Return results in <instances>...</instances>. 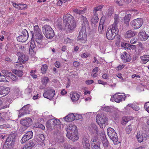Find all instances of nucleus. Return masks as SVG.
<instances>
[{
  "label": "nucleus",
  "mask_w": 149,
  "mask_h": 149,
  "mask_svg": "<svg viewBox=\"0 0 149 149\" xmlns=\"http://www.w3.org/2000/svg\"><path fill=\"white\" fill-rule=\"evenodd\" d=\"M67 132V136L72 141H76L78 139V131L76 126L74 125L70 124L67 126L66 128Z\"/></svg>",
  "instance_id": "nucleus-2"
},
{
  "label": "nucleus",
  "mask_w": 149,
  "mask_h": 149,
  "mask_svg": "<svg viewBox=\"0 0 149 149\" xmlns=\"http://www.w3.org/2000/svg\"><path fill=\"white\" fill-rule=\"evenodd\" d=\"M22 63L21 62H18V60L17 62L16 63L15 65V67L16 68H23V65Z\"/></svg>",
  "instance_id": "nucleus-54"
},
{
  "label": "nucleus",
  "mask_w": 149,
  "mask_h": 149,
  "mask_svg": "<svg viewBox=\"0 0 149 149\" xmlns=\"http://www.w3.org/2000/svg\"><path fill=\"white\" fill-rule=\"evenodd\" d=\"M17 55L18 56V61H20L22 63H24L25 61L28 59V57L20 52H17Z\"/></svg>",
  "instance_id": "nucleus-22"
},
{
  "label": "nucleus",
  "mask_w": 149,
  "mask_h": 149,
  "mask_svg": "<svg viewBox=\"0 0 149 149\" xmlns=\"http://www.w3.org/2000/svg\"><path fill=\"white\" fill-rule=\"evenodd\" d=\"M7 81L8 82V80H6V77L3 75L1 74L0 72V81Z\"/></svg>",
  "instance_id": "nucleus-57"
},
{
  "label": "nucleus",
  "mask_w": 149,
  "mask_h": 149,
  "mask_svg": "<svg viewBox=\"0 0 149 149\" xmlns=\"http://www.w3.org/2000/svg\"><path fill=\"white\" fill-rule=\"evenodd\" d=\"M131 15L128 14L126 15L124 17V22L127 25H128L130 18Z\"/></svg>",
  "instance_id": "nucleus-41"
},
{
  "label": "nucleus",
  "mask_w": 149,
  "mask_h": 149,
  "mask_svg": "<svg viewBox=\"0 0 149 149\" xmlns=\"http://www.w3.org/2000/svg\"><path fill=\"white\" fill-rule=\"evenodd\" d=\"M28 39V38L24 37L21 35L19 36L17 38V40L19 42H25Z\"/></svg>",
  "instance_id": "nucleus-43"
},
{
  "label": "nucleus",
  "mask_w": 149,
  "mask_h": 149,
  "mask_svg": "<svg viewBox=\"0 0 149 149\" xmlns=\"http://www.w3.org/2000/svg\"><path fill=\"white\" fill-rule=\"evenodd\" d=\"M29 107V104H27L23 107L22 109L19 110L18 116L21 117L25 114L29 113L30 112Z\"/></svg>",
  "instance_id": "nucleus-16"
},
{
  "label": "nucleus",
  "mask_w": 149,
  "mask_h": 149,
  "mask_svg": "<svg viewBox=\"0 0 149 149\" xmlns=\"http://www.w3.org/2000/svg\"><path fill=\"white\" fill-rule=\"evenodd\" d=\"M43 36L42 34L41 30L38 28V47H43L45 45L44 42Z\"/></svg>",
  "instance_id": "nucleus-15"
},
{
  "label": "nucleus",
  "mask_w": 149,
  "mask_h": 149,
  "mask_svg": "<svg viewBox=\"0 0 149 149\" xmlns=\"http://www.w3.org/2000/svg\"><path fill=\"white\" fill-rule=\"evenodd\" d=\"M63 25L61 23L56 21L54 23V25L56 26L61 30L63 29L67 33L71 32L75 28L76 24L74 17L70 14H64L63 18Z\"/></svg>",
  "instance_id": "nucleus-1"
},
{
  "label": "nucleus",
  "mask_w": 149,
  "mask_h": 149,
  "mask_svg": "<svg viewBox=\"0 0 149 149\" xmlns=\"http://www.w3.org/2000/svg\"><path fill=\"white\" fill-rule=\"evenodd\" d=\"M118 32V27L111 26L108 29L106 33V37L109 40L113 39Z\"/></svg>",
  "instance_id": "nucleus-5"
},
{
  "label": "nucleus",
  "mask_w": 149,
  "mask_h": 149,
  "mask_svg": "<svg viewBox=\"0 0 149 149\" xmlns=\"http://www.w3.org/2000/svg\"><path fill=\"white\" fill-rule=\"evenodd\" d=\"M55 94L54 90L51 87H48L46 88L45 92L43 94V96L46 98L51 99L53 97Z\"/></svg>",
  "instance_id": "nucleus-12"
},
{
  "label": "nucleus",
  "mask_w": 149,
  "mask_h": 149,
  "mask_svg": "<svg viewBox=\"0 0 149 149\" xmlns=\"http://www.w3.org/2000/svg\"><path fill=\"white\" fill-rule=\"evenodd\" d=\"M101 139L102 140V142L104 148H107L109 145L108 142L106 138L104 132L103 131L102 132Z\"/></svg>",
  "instance_id": "nucleus-26"
},
{
  "label": "nucleus",
  "mask_w": 149,
  "mask_h": 149,
  "mask_svg": "<svg viewBox=\"0 0 149 149\" xmlns=\"http://www.w3.org/2000/svg\"><path fill=\"white\" fill-rule=\"evenodd\" d=\"M12 3L14 7L19 10L25 9L27 8V6L26 4L22 3L17 4L16 3L13 2H12Z\"/></svg>",
  "instance_id": "nucleus-25"
},
{
  "label": "nucleus",
  "mask_w": 149,
  "mask_h": 149,
  "mask_svg": "<svg viewBox=\"0 0 149 149\" xmlns=\"http://www.w3.org/2000/svg\"><path fill=\"white\" fill-rule=\"evenodd\" d=\"M74 117V113H69L67 116L63 117V119L66 122H70L75 120Z\"/></svg>",
  "instance_id": "nucleus-29"
},
{
  "label": "nucleus",
  "mask_w": 149,
  "mask_h": 149,
  "mask_svg": "<svg viewBox=\"0 0 149 149\" xmlns=\"http://www.w3.org/2000/svg\"><path fill=\"white\" fill-rule=\"evenodd\" d=\"M129 121V119L127 117H123L122 118V120L121 121V123L123 125L126 124Z\"/></svg>",
  "instance_id": "nucleus-51"
},
{
  "label": "nucleus",
  "mask_w": 149,
  "mask_h": 149,
  "mask_svg": "<svg viewBox=\"0 0 149 149\" xmlns=\"http://www.w3.org/2000/svg\"><path fill=\"white\" fill-rule=\"evenodd\" d=\"M81 20L82 22V25L83 27H88L89 26L88 22L85 17L81 15L80 17Z\"/></svg>",
  "instance_id": "nucleus-33"
},
{
  "label": "nucleus",
  "mask_w": 149,
  "mask_h": 149,
  "mask_svg": "<svg viewBox=\"0 0 149 149\" xmlns=\"http://www.w3.org/2000/svg\"><path fill=\"white\" fill-rule=\"evenodd\" d=\"M103 5H100L96 7H95L94 10V12L95 13L97 11L100 10L103 8Z\"/></svg>",
  "instance_id": "nucleus-61"
},
{
  "label": "nucleus",
  "mask_w": 149,
  "mask_h": 149,
  "mask_svg": "<svg viewBox=\"0 0 149 149\" xmlns=\"http://www.w3.org/2000/svg\"><path fill=\"white\" fill-rule=\"evenodd\" d=\"M45 138L44 136L42 134H39V138L38 139V140L41 143L42 145H43V141L45 140Z\"/></svg>",
  "instance_id": "nucleus-48"
},
{
  "label": "nucleus",
  "mask_w": 149,
  "mask_h": 149,
  "mask_svg": "<svg viewBox=\"0 0 149 149\" xmlns=\"http://www.w3.org/2000/svg\"><path fill=\"white\" fill-rule=\"evenodd\" d=\"M143 63H146L149 61V55H144L140 57Z\"/></svg>",
  "instance_id": "nucleus-39"
},
{
  "label": "nucleus",
  "mask_w": 149,
  "mask_h": 149,
  "mask_svg": "<svg viewBox=\"0 0 149 149\" xmlns=\"http://www.w3.org/2000/svg\"><path fill=\"white\" fill-rule=\"evenodd\" d=\"M113 13V9L112 8H109L106 13V16L108 17H110Z\"/></svg>",
  "instance_id": "nucleus-46"
},
{
  "label": "nucleus",
  "mask_w": 149,
  "mask_h": 149,
  "mask_svg": "<svg viewBox=\"0 0 149 149\" xmlns=\"http://www.w3.org/2000/svg\"><path fill=\"white\" fill-rule=\"evenodd\" d=\"M121 45L122 47L124 49H127L130 45L129 44L125 42H122Z\"/></svg>",
  "instance_id": "nucleus-58"
},
{
  "label": "nucleus",
  "mask_w": 149,
  "mask_h": 149,
  "mask_svg": "<svg viewBox=\"0 0 149 149\" xmlns=\"http://www.w3.org/2000/svg\"><path fill=\"white\" fill-rule=\"evenodd\" d=\"M82 144L85 149H91L89 138L87 135L83 136L82 140Z\"/></svg>",
  "instance_id": "nucleus-13"
},
{
  "label": "nucleus",
  "mask_w": 149,
  "mask_h": 149,
  "mask_svg": "<svg viewBox=\"0 0 149 149\" xmlns=\"http://www.w3.org/2000/svg\"><path fill=\"white\" fill-rule=\"evenodd\" d=\"M104 25L103 21L101 20L98 27V30L100 33H102L104 31Z\"/></svg>",
  "instance_id": "nucleus-37"
},
{
  "label": "nucleus",
  "mask_w": 149,
  "mask_h": 149,
  "mask_svg": "<svg viewBox=\"0 0 149 149\" xmlns=\"http://www.w3.org/2000/svg\"><path fill=\"white\" fill-rule=\"evenodd\" d=\"M15 141V136L14 135H10L7 138L6 143L11 146L13 144Z\"/></svg>",
  "instance_id": "nucleus-28"
},
{
  "label": "nucleus",
  "mask_w": 149,
  "mask_h": 149,
  "mask_svg": "<svg viewBox=\"0 0 149 149\" xmlns=\"http://www.w3.org/2000/svg\"><path fill=\"white\" fill-rule=\"evenodd\" d=\"M115 1L116 3L120 6H121L123 5V3L124 2L129 3L131 2V0H115Z\"/></svg>",
  "instance_id": "nucleus-44"
},
{
  "label": "nucleus",
  "mask_w": 149,
  "mask_h": 149,
  "mask_svg": "<svg viewBox=\"0 0 149 149\" xmlns=\"http://www.w3.org/2000/svg\"><path fill=\"white\" fill-rule=\"evenodd\" d=\"M36 141L34 139L30 141L29 142L25 145L23 148V149H31L35 145Z\"/></svg>",
  "instance_id": "nucleus-27"
},
{
  "label": "nucleus",
  "mask_w": 149,
  "mask_h": 149,
  "mask_svg": "<svg viewBox=\"0 0 149 149\" xmlns=\"http://www.w3.org/2000/svg\"><path fill=\"white\" fill-rule=\"evenodd\" d=\"M73 40L68 38H66L64 40V42L65 44H70L72 43Z\"/></svg>",
  "instance_id": "nucleus-59"
},
{
  "label": "nucleus",
  "mask_w": 149,
  "mask_h": 149,
  "mask_svg": "<svg viewBox=\"0 0 149 149\" xmlns=\"http://www.w3.org/2000/svg\"><path fill=\"white\" fill-rule=\"evenodd\" d=\"M74 117L75 120H78L82 118V116L81 115L77 113H74Z\"/></svg>",
  "instance_id": "nucleus-60"
},
{
  "label": "nucleus",
  "mask_w": 149,
  "mask_h": 149,
  "mask_svg": "<svg viewBox=\"0 0 149 149\" xmlns=\"http://www.w3.org/2000/svg\"><path fill=\"white\" fill-rule=\"evenodd\" d=\"M34 27V31H31L32 34V37L31 38V42L30 45L29 53L34 58H35L34 56L36 54L35 48L36 45L35 43H37V26L35 25Z\"/></svg>",
  "instance_id": "nucleus-3"
},
{
  "label": "nucleus",
  "mask_w": 149,
  "mask_h": 149,
  "mask_svg": "<svg viewBox=\"0 0 149 149\" xmlns=\"http://www.w3.org/2000/svg\"><path fill=\"white\" fill-rule=\"evenodd\" d=\"M12 71L14 74L19 77H21L23 74V72L21 70L14 69Z\"/></svg>",
  "instance_id": "nucleus-38"
},
{
  "label": "nucleus",
  "mask_w": 149,
  "mask_h": 149,
  "mask_svg": "<svg viewBox=\"0 0 149 149\" xmlns=\"http://www.w3.org/2000/svg\"><path fill=\"white\" fill-rule=\"evenodd\" d=\"M10 91L9 87L3 86H0V97L8 95Z\"/></svg>",
  "instance_id": "nucleus-20"
},
{
  "label": "nucleus",
  "mask_w": 149,
  "mask_h": 149,
  "mask_svg": "<svg viewBox=\"0 0 149 149\" xmlns=\"http://www.w3.org/2000/svg\"><path fill=\"white\" fill-rule=\"evenodd\" d=\"M42 29L43 32L47 38L51 39L54 37V31L50 26L45 25L43 26Z\"/></svg>",
  "instance_id": "nucleus-7"
},
{
  "label": "nucleus",
  "mask_w": 149,
  "mask_h": 149,
  "mask_svg": "<svg viewBox=\"0 0 149 149\" xmlns=\"http://www.w3.org/2000/svg\"><path fill=\"white\" fill-rule=\"evenodd\" d=\"M107 132L108 136L109 138L115 144H116L118 143V138L117 136V134L115 131L111 127L108 128Z\"/></svg>",
  "instance_id": "nucleus-8"
},
{
  "label": "nucleus",
  "mask_w": 149,
  "mask_h": 149,
  "mask_svg": "<svg viewBox=\"0 0 149 149\" xmlns=\"http://www.w3.org/2000/svg\"><path fill=\"white\" fill-rule=\"evenodd\" d=\"M121 58L123 60L125 63L129 62L131 60V58L130 55L126 52H123L121 55Z\"/></svg>",
  "instance_id": "nucleus-21"
},
{
  "label": "nucleus",
  "mask_w": 149,
  "mask_h": 149,
  "mask_svg": "<svg viewBox=\"0 0 149 149\" xmlns=\"http://www.w3.org/2000/svg\"><path fill=\"white\" fill-rule=\"evenodd\" d=\"M88 129L89 131L95 135H98V128L96 125L95 124H92L88 127Z\"/></svg>",
  "instance_id": "nucleus-23"
},
{
  "label": "nucleus",
  "mask_w": 149,
  "mask_h": 149,
  "mask_svg": "<svg viewBox=\"0 0 149 149\" xmlns=\"http://www.w3.org/2000/svg\"><path fill=\"white\" fill-rule=\"evenodd\" d=\"M86 10V8H84L83 10H81L77 9H74L73 10L74 12L79 15L83 14L85 13V11Z\"/></svg>",
  "instance_id": "nucleus-42"
},
{
  "label": "nucleus",
  "mask_w": 149,
  "mask_h": 149,
  "mask_svg": "<svg viewBox=\"0 0 149 149\" xmlns=\"http://www.w3.org/2000/svg\"><path fill=\"white\" fill-rule=\"evenodd\" d=\"M33 136L32 131H30L27 132L22 137L21 140L22 143H24L26 141L31 139Z\"/></svg>",
  "instance_id": "nucleus-18"
},
{
  "label": "nucleus",
  "mask_w": 149,
  "mask_h": 149,
  "mask_svg": "<svg viewBox=\"0 0 149 149\" xmlns=\"http://www.w3.org/2000/svg\"><path fill=\"white\" fill-rule=\"evenodd\" d=\"M136 49V47L135 45H130V44L127 50H130L131 51H133L135 50Z\"/></svg>",
  "instance_id": "nucleus-56"
},
{
  "label": "nucleus",
  "mask_w": 149,
  "mask_h": 149,
  "mask_svg": "<svg viewBox=\"0 0 149 149\" xmlns=\"http://www.w3.org/2000/svg\"><path fill=\"white\" fill-rule=\"evenodd\" d=\"M127 106L132 108L133 110L136 111H138L140 109V108L138 106V103L136 102L129 104Z\"/></svg>",
  "instance_id": "nucleus-35"
},
{
  "label": "nucleus",
  "mask_w": 149,
  "mask_h": 149,
  "mask_svg": "<svg viewBox=\"0 0 149 149\" xmlns=\"http://www.w3.org/2000/svg\"><path fill=\"white\" fill-rule=\"evenodd\" d=\"M147 135L143 133H141L140 132H138L136 135V137L139 142L141 143L144 140H146Z\"/></svg>",
  "instance_id": "nucleus-24"
},
{
  "label": "nucleus",
  "mask_w": 149,
  "mask_h": 149,
  "mask_svg": "<svg viewBox=\"0 0 149 149\" xmlns=\"http://www.w3.org/2000/svg\"><path fill=\"white\" fill-rule=\"evenodd\" d=\"M20 122L22 126L20 127L19 130L21 132H23L32 124L33 121L31 118L27 117L21 119Z\"/></svg>",
  "instance_id": "nucleus-4"
},
{
  "label": "nucleus",
  "mask_w": 149,
  "mask_h": 149,
  "mask_svg": "<svg viewBox=\"0 0 149 149\" xmlns=\"http://www.w3.org/2000/svg\"><path fill=\"white\" fill-rule=\"evenodd\" d=\"M91 143L93 149H100V142L96 136L93 137L91 139Z\"/></svg>",
  "instance_id": "nucleus-11"
},
{
  "label": "nucleus",
  "mask_w": 149,
  "mask_h": 149,
  "mask_svg": "<svg viewBox=\"0 0 149 149\" xmlns=\"http://www.w3.org/2000/svg\"><path fill=\"white\" fill-rule=\"evenodd\" d=\"M70 97L72 102H76L79 99L80 95L76 93L71 92L70 94Z\"/></svg>",
  "instance_id": "nucleus-32"
},
{
  "label": "nucleus",
  "mask_w": 149,
  "mask_h": 149,
  "mask_svg": "<svg viewBox=\"0 0 149 149\" xmlns=\"http://www.w3.org/2000/svg\"><path fill=\"white\" fill-rule=\"evenodd\" d=\"M120 93H118L115 94L113 97L111 99V100H114L115 102L119 103L122 102L123 100H125V97H123V95H119Z\"/></svg>",
  "instance_id": "nucleus-19"
},
{
  "label": "nucleus",
  "mask_w": 149,
  "mask_h": 149,
  "mask_svg": "<svg viewBox=\"0 0 149 149\" xmlns=\"http://www.w3.org/2000/svg\"><path fill=\"white\" fill-rule=\"evenodd\" d=\"M144 50V47L143 45L141 42H139L138 44L136 45V52L140 54L143 52Z\"/></svg>",
  "instance_id": "nucleus-34"
},
{
  "label": "nucleus",
  "mask_w": 149,
  "mask_h": 149,
  "mask_svg": "<svg viewBox=\"0 0 149 149\" xmlns=\"http://www.w3.org/2000/svg\"><path fill=\"white\" fill-rule=\"evenodd\" d=\"M21 93V91L18 88L16 89L14 91L15 94L16 96H18Z\"/></svg>",
  "instance_id": "nucleus-64"
},
{
  "label": "nucleus",
  "mask_w": 149,
  "mask_h": 149,
  "mask_svg": "<svg viewBox=\"0 0 149 149\" xmlns=\"http://www.w3.org/2000/svg\"><path fill=\"white\" fill-rule=\"evenodd\" d=\"M115 109V108H114L113 107L109 106H104L102 108V110L109 112H113Z\"/></svg>",
  "instance_id": "nucleus-36"
},
{
  "label": "nucleus",
  "mask_w": 149,
  "mask_h": 149,
  "mask_svg": "<svg viewBox=\"0 0 149 149\" xmlns=\"http://www.w3.org/2000/svg\"><path fill=\"white\" fill-rule=\"evenodd\" d=\"M21 35L28 38L29 37V34L27 31L26 29H24L23 30L22 32Z\"/></svg>",
  "instance_id": "nucleus-53"
},
{
  "label": "nucleus",
  "mask_w": 149,
  "mask_h": 149,
  "mask_svg": "<svg viewBox=\"0 0 149 149\" xmlns=\"http://www.w3.org/2000/svg\"><path fill=\"white\" fill-rule=\"evenodd\" d=\"M49 81V79L47 77H43L42 78L41 82L42 84L45 85L47 84Z\"/></svg>",
  "instance_id": "nucleus-49"
},
{
  "label": "nucleus",
  "mask_w": 149,
  "mask_h": 149,
  "mask_svg": "<svg viewBox=\"0 0 149 149\" xmlns=\"http://www.w3.org/2000/svg\"><path fill=\"white\" fill-rule=\"evenodd\" d=\"M116 76L121 79V81L124 82V80L122 76V74L120 73H117L116 74Z\"/></svg>",
  "instance_id": "nucleus-62"
},
{
  "label": "nucleus",
  "mask_w": 149,
  "mask_h": 149,
  "mask_svg": "<svg viewBox=\"0 0 149 149\" xmlns=\"http://www.w3.org/2000/svg\"><path fill=\"white\" fill-rule=\"evenodd\" d=\"M143 23V21L142 18H138L134 19L130 23L132 27L135 29H137L142 26Z\"/></svg>",
  "instance_id": "nucleus-10"
},
{
  "label": "nucleus",
  "mask_w": 149,
  "mask_h": 149,
  "mask_svg": "<svg viewBox=\"0 0 149 149\" xmlns=\"http://www.w3.org/2000/svg\"><path fill=\"white\" fill-rule=\"evenodd\" d=\"M139 38L142 40H147L149 37V35L145 32L143 31H140L138 34Z\"/></svg>",
  "instance_id": "nucleus-30"
},
{
  "label": "nucleus",
  "mask_w": 149,
  "mask_h": 149,
  "mask_svg": "<svg viewBox=\"0 0 149 149\" xmlns=\"http://www.w3.org/2000/svg\"><path fill=\"white\" fill-rule=\"evenodd\" d=\"M77 40L83 43L86 42L87 40V35L86 29L83 30H82L80 31L77 37Z\"/></svg>",
  "instance_id": "nucleus-14"
},
{
  "label": "nucleus",
  "mask_w": 149,
  "mask_h": 149,
  "mask_svg": "<svg viewBox=\"0 0 149 149\" xmlns=\"http://www.w3.org/2000/svg\"><path fill=\"white\" fill-rule=\"evenodd\" d=\"M89 54L88 53H84L81 54V57L82 58H86L89 56Z\"/></svg>",
  "instance_id": "nucleus-63"
},
{
  "label": "nucleus",
  "mask_w": 149,
  "mask_h": 149,
  "mask_svg": "<svg viewBox=\"0 0 149 149\" xmlns=\"http://www.w3.org/2000/svg\"><path fill=\"white\" fill-rule=\"evenodd\" d=\"M136 33L134 31L131 30L127 31L125 35V38H130L135 36Z\"/></svg>",
  "instance_id": "nucleus-31"
},
{
  "label": "nucleus",
  "mask_w": 149,
  "mask_h": 149,
  "mask_svg": "<svg viewBox=\"0 0 149 149\" xmlns=\"http://www.w3.org/2000/svg\"><path fill=\"white\" fill-rule=\"evenodd\" d=\"M98 21V17L96 15H94L91 19V22L95 24Z\"/></svg>",
  "instance_id": "nucleus-52"
},
{
  "label": "nucleus",
  "mask_w": 149,
  "mask_h": 149,
  "mask_svg": "<svg viewBox=\"0 0 149 149\" xmlns=\"http://www.w3.org/2000/svg\"><path fill=\"white\" fill-rule=\"evenodd\" d=\"M99 68L98 67L95 68L93 70L92 72V77H95L97 76V73L98 71Z\"/></svg>",
  "instance_id": "nucleus-47"
},
{
  "label": "nucleus",
  "mask_w": 149,
  "mask_h": 149,
  "mask_svg": "<svg viewBox=\"0 0 149 149\" xmlns=\"http://www.w3.org/2000/svg\"><path fill=\"white\" fill-rule=\"evenodd\" d=\"M114 22L111 26L115 27H118L117 24L119 22L118 16V15L115 14L114 17Z\"/></svg>",
  "instance_id": "nucleus-40"
},
{
  "label": "nucleus",
  "mask_w": 149,
  "mask_h": 149,
  "mask_svg": "<svg viewBox=\"0 0 149 149\" xmlns=\"http://www.w3.org/2000/svg\"><path fill=\"white\" fill-rule=\"evenodd\" d=\"M132 130V126L131 125H130L126 127L125 130L126 133L127 134H130Z\"/></svg>",
  "instance_id": "nucleus-45"
},
{
  "label": "nucleus",
  "mask_w": 149,
  "mask_h": 149,
  "mask_svg": "<svg viewBox=\"0 0 149 149\" xmlns=\"http://www.w3.org/2000/svg\"><path fill=\"white\" fill-rule=\"evenodd\" d=\"M60 123V121L56 118L51 119L49 120L46 123V127L49 129H53L56 125H58Z\"/></svg>",
  "instance_id": "nucleus-9"
},
{
  "label": "nucleus",
  "mask_w": 149,
  "mask_h": 149,
  "mask_svg": "<svg viewBox=\"0 0 149 149\" xmlns=\"http://www.w3.org/2000/svg\"><path fill=\"white\" fill-rule=\"evenodd\" d=\"M97 123L100 128L105 127V124L107 121V118L106 115L103 113L98 114L96 117Z\"/></svg>",
  "instance_id": "nucleus-6"
},
{
  "label": "nucleus",
  "mask_w": 149,
  "mask_h": 149,
  "mask_svg": "<svg viewBox=\"0 0 149 149\" xmlns=\"http://www.w3.org/2000/svg\"><path fill=\"white\" fill-rule=\"evenodd\" d=\"M2 73L6 76L11 79L13 81H17V77L11 72L6 70H3L2 71Z\"/></svg>",
  "instance_id": "nucleus-17"
},
{
  "label": "nucleus",
  "mask_w": 149,
  "mask_h": 149,
  "mask_svg": "<svg viewBox=\"0 0 149 149\" xmlns=\"http://www.w3.org/2000/svg\"><path fill=\"white\" fill-rule=\"evenodd\" d=\"M31 75L34 78L36 79L37 78V71L36 70H32L30 72Z\"/></svg>",
  "instance_id": "nucleus-50"
},
{
  "label": "nucleus",
  "mask_w": 149,
  "mask_h": 149,
  "mask_svg": "<svg viewBox=\"0 0 149 149\" xmlns=\"http://www.w3.org/2000/svg\"><path fill=\"white\" fill-rule=\"evenodd\" d=\"M47 69V66L46 65H43L42 67L41 72L42 73H45Z\"/></svg>",
  "instance_id": "nucleus-55"
}]
</instances>
